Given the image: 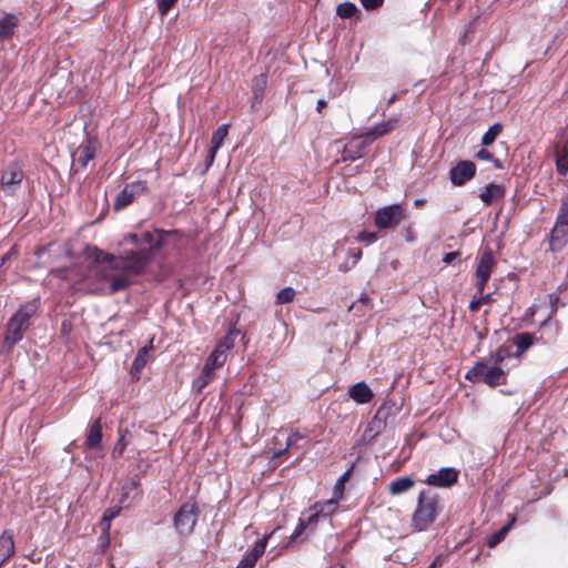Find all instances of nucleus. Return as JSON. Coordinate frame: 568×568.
<instances>
[{"instance_id":"obj_44","label":"nucleus","mask_w":568,"mask_h":568,"mask_svg":"<svg viewBox=\"0 0 568 568\" xmlns=\"http://www.w3.org/2000/svg\"><path fill=\"white\" fill-rule=\"evenodd\" d=\"M376 234L373 232L363 231L357 235V240L361 242L373 243L376 241Z\"/></svg>"},{"instance_id":"obj_35","label":"nucleus","mask_w":568,"mask_h":568,"mask_svg":"<svg viewBox=\"0 0 568 568\" xmlns=\"http://www.w3.org/2000/svg\"><path fill=\"white\" fill-rule=\"evenodd\" d=\"M234 347V333L226 334L215 346L214 349L221 351L227 356V353Z\"/></svg>"},{"instance_id":"obj_28","label":"nucleus","mask_w":568,"mask_h":568,"mask_svg":"<svg viewBox=\"0 0 568 568\" xmlns=\"http://www.w3.org/2000/svg\"><path fill=\"white\" fill-rule=\"evenodd\" d=\"M227 356L222 354L221 351L213 349L212 353L207 356L204 366L207 369H211L216 373V369L221 368L223 364L226 362Z\"/></svg>"},{"instance_id":"obj_55","label":"nucleus","mask_w":568,"mask_h":568,"mask_svg":"<svg viewBox=\"0 0 568 568\" xmlns=\"http://www.w3.org/2000/svg\"><path fill=\"white\" fill-rule=\"evenodd\" d=\"M397 100V94H393L388 101H387V106H389L390 104H393L395 101Z\"/></svg>"},{"instance_id":"obj_41","label":"nucleus","mask_w":568,"mask_h":568,"mask_svg":"<svg viewBox=\"0 0 568 568\" xmlns=\"http://www.w3.org/2000/svg\"><path fill=\"white\" fill-rule=\"evenodd\" d=\"M178 2V0H158V11L164 17L169 13L171 8Z\"/></svg>"},{"instance_id":"obj_34","label":"nucleus","mask_w":568,"mask_h":568,"mask_svg":"<svg viewBox=\"0 0 568 568\" xmlns=\"http://www.w3.org/2000/svg\"><path fill=\"white\" fill-rule=\"evenodd\" d=\"M358 11L357 7L353 2L339 3L336 8V14L342 19H349Z\"/></svg>"},{"instance_id":"obj_17","label":"nucleus","mask_w":568,"mask_h":568,"mask_svg":"<svg viewBox=\"0 0 568 568\" xmlns=\"http://www.w3.org/2000/svg\"><path fill=\"white\" fill-rule=\"evenodd\" d=\"M348 396L358 404H367L374 394L366 383L359 382L349 387Z\"/></svg>"},{"instance_id":"obj_30","label":"nucleus","mask_w":568,"mask_h":568,"mask_svg":"<svg viewBox=\"0 0 568 568\" xmlns=\"http://www.w3.org/2000/svg\"><path fill=\"white\" fill-rule=\"evenodd\" d=\"M267 85V77L265 74H260L255 77L252 81V91L255 100H262L264 95V91Z\"/></svg>"},{"instance_id":"obj_37","label":"nucleus","mask_w":568,"mask_h":568,"mask_svg":"<svg viewBox=\"0 0 568 568\" xmlns=\"http://www.w3.org/2000/svg\"><path fill=\"white\" fill-rule=\"evenodd\" d=\"M296 291L293 287H284L276 295V304H287L293 302Z\"/></svg>"},{"instance_id":"obj_38","label":"nucleus","mask_w":568,"mask_h":568,"mask_svg":"<svg viewBox=\"0 0 568 568\" xmlns=\"http://www.w3.org/2000/svg\"><path fill=\"white\" fill-rule=\"evenodd\" d=\"M510 356L509 349L505 346H500L495 354L490 356V361L494 366H499L507 357Z\"/></svg>"},{"instance_id":"obj_10","label":"nucleus","mask_w":568,"mask_h":568,"mask_svg":"<svg viewBox=\"0 0 568 568\" xmlns=\"http://www.w3.org/2000/svg\"><path fill=\"white\" fill-rule=\"evenodd\" d=\"M476 174V165L471 161H459L449 171V179L453 185L462 186L470 181Z\"/></svg>"},{"instance_id":"obj_39","label":"nucleus","mask_w":568,"mask_h":568,"mask_svg":"<svg viewBox=\"0 0 568 568\" xmlns=\"http://www.w3.org/2000/svg\"><path fill=\"white\" fill-rule=\"evenodd\" d=\"M386 417H387V413L384 412V408L381 407L376 412L373 420L369 423L371 429H376V432H378L379 428L385 424Z\"/></svg>"},{"instance_id":"obj_2","label":"nucleus","mask_w":568,"mask_h":568,"mask_svg":"<svg viewBox=\"0 0 568 568\" xmlns=\"http://www.w3.org/2000/svg\"><path fill=\"white\" fill-rule=\"evenodd\" d=\"M443 509L438 494L430 489L422 490L417 506L412 516V525L417 531L426 530L438 517Z\"/></svg>"},{"instance_id":"obj_43","label":"nucleus","mask_w":568,"mask_h":568,"mask_svg":"<svg viewBox=\"0 0 568 568\" xmlns=\"http://www.w3.org/2000/svg\"><path fill=\"white\" fill-rule=\"evenodd\" d=\"M361 4L367 11H373L381 8L384 3V0H359Z\"/></svg>"},{"instance_id":"obj_4","label":"nucleus","mask_w":568,"mask_h":568,"mask_svg":"<svg viewBox=\"0 0 568 568\" xmlns=\"http://www.w3.org/2000/svg\"><path fill=\"white\" fill-rule=\"evenodd\" d=\"M465 378L471 383H485L490 387L506 384V373L499 366H488L486 361H479L467 371Z\"/></svg>"},{"instance_id":"obj_9","label":"nucleus","mask_w":568,"mask_h":568,"mask_svg":"<svg viewBox=\"0 0 568 568\" xmlns=\"http://www.w3.org/2000/svg\"><path fill=\"white\" fill-rule=\"evenodd\" d=\"M197 519L195 504H183L174 516V526L180 534L192 532Z\"/></svg>"},{"instance_id":"obj_57","label":"nucleus","mask_w":568,"mask_h":568,"mask_svg":"<svg viewBox=\"0 0 568 568\" xmlns=\"http://www.w3.org/2000/svg\"><path fill=\"white\" fill-rule=\"evenodd\" d=\"M348 476V473H344L341 478L338 479V484H343V481H345L346 477Z\"/></svg>"},{"instance_id":"obj_13","label":"nucleus","mask_w":568,"mask_h":568,"mask_svg":"<svg viewBox=\"0 0 568 568\" xmlns=\"http://www.w3.org/2000/svg\"><path fill=\"white\" fill-rule=\"evenodd\" d=\"M458 479V471L452 467L440 468L437 473L430 474L425 479L429 486L447 488L453 486Z\"/></svg>"},{"instance_id":"obj_46","label":"nucleus","mask_w":568,"mask_h":568,"mask_svg":"<svg viewBox=\"0 0 568 568\" xmlns=\"http://www.w3.org/2000/svg\"><path fill=\"white\" fill-rule=\"evenodd\" d=\"M459 256V252H449L446 253L443 257V262L445 264H450L453 261H455Z\"/></svg>"},{"instance_id":"obj_19","label":"nucleus","mask_w":568,"mask_h":568,"mask_svg":"<svg viewBox=\"0 0 568 568\" xmlns=\"http://www.w3.org/2000/svg\"><path fill=\"white\" fill-rule=\"evenodd\" d=\"M102 440V424L101 419L94 420L88 430L85 439V448L90 450L99 449Z\"/></svg>"},{"instance_id":"obj_22","label":"nucleus","mask_w":568,"mask_h":568,"mask_svg":"<svg viewBox=\"0 0 568 568\" xmlns=\"http://www.w3.org/2000/svg\"><path fill=\"white\" fill-rule=\"evenodd\" d=\"M505 187L500 184L489 183L484 191L479 194V199L486 204L490 205L494 201L504 197Z\"/></svg>"},{"instance_id":"obj_11","label":"nucleus","mask_w":568,"mask_h":568,"mask_svg":"<svg viewBox=\"0 0 568 568\" xmlns=\"http://www.w3.org/2000/svg\"><path fill=\"white\" fill-rule=\"evenodd\" d=\"M23 180V172L17 165L9 166L2 172L0 185L7 195H14Z\"/></svg>"},{"instance_id":"obj_47","label":"nucleus","mask_w":568,"mask_h":568,"mask_svg":"<svg viewBox=\"0 0 568 568\" xmlns=\"http://www.w3.org/2000/svg\"><path fill=\"white\" fill-rule=\"evenodd\" d=\"M306 528V524L304 521H300L298 526L296 527L295 531L293 532V535L291 536V540H294L296 539L301 534L302 531Z\"/></svg>"},{"instance_id":"obj_23","label":"nucleus","mask_w":568,"mask_h":568,"mask_svg":"<svg viewBox=\"0 0 568 568\" xmlns=\"http://www.w3.org/2000/svg\"><path fill=\"white\" fill-rule=\"evenodd\" d=\"M13 555H14L13 535L10 530H4L0 535V558L2 561H7Z\"/></svg>"},{"instance_id":"obj_54","label":"nucleus","mask_w":568,"mask_h":568,"mask_svg":"<svg viewBox=\"0 0 568 568\" xmlns=\"http://www.w3.org/2000/svg\"><path fill=\"white\" fill-rule=\"evenodd\" d=\"M320 516V511H316L315 514H312L310 517H308V524H315L317 521V518Z\"/></svg>"},{"instance_id":"obj_49","label":"nucleus","mask_w":568,"mask_h":568,"mask_svg":"<svg viewBox=\"0 0 568 568\" xmlns=\"http://www.w3.org/2000/svg\"><path fill=\"white\" fill-rule=\"evenodd\" d=\"M371 302V297L367 294H362L357 301V303H361L363 306H369Z\"/></svg>"},{"instance_id":"obj_61","label":"nucleus","mask_w":568,"mask_h":568,"mask_svg":"<svg viewBox=\"0 0 568 568\" xmlns=\"http://www.w3.org/2000/svg\"><path fill=\"white\" fill-rule=\"evenodd\" d=\"M237 568H243V559L241 560L240 565L237 566Z\"/></svg>"},{"instance_id":"obj_5","label":"nucleus","mask_w":568,"mask_h":568,"mask_svg":"<svg viewBox=\"0 0 568 568\" xmlns=\"http://www.w3.org/2000/svg\"><path fill=\"white\" fill-rule=\"evenodd\" d=\"M149 190L145 181H134L125 184L113 202L114 211L119 212L131 205L138 197Z\"/></svg>"},{"instance_id":"obj_27","label":"nucleus","mask_w":568,"mask_h":568,"mask_svg":"<svg viewBox=\"0 0 568 568\" xmlns=\"http://www.w3.org/2000/svg\"><path fill=\"white\" fill-rule=\"evenodd\" d=\"M513 343L517 347L516 356H520L534 343V335L531 333L523 332L513 337Z\"/></svg>"},{"instance_id":"obj_26","label":"nucleus","mask_w":568,"mask_h":568,"mask_svg":"<svg viewBox=\"0 0 568 568\" xmlns=\"http://www.w3.org/2000/svg\"><path fill=\"white\" fill-rule=\"evenodd\" d=\"M216 377V373L203 366L201 374L193 381L192 389L196 393L202 390Z\"/></svg>"},{"instance_id":"obj_21","label":"nucleus","mask_w":568,"mask_h":568,"mask_svg":"<svg viewBox=\"0 0 568 568\" xmlns=\"http://www.w3.org/2000/svg\"><path fill=\"white\" fill-rule=\"evenodd\" d=\"M97 151V142L93 139H88L85 144H81L77 150L78 163L85 168L88 163L94 158Z\"/></svg>"},{"instance_id":"obj_58","label":"nucleus","mask_w":568,"mask_h":568,"mask_svg":"<svg viewBox=\"0 0 568 568\" xmlns=\"http://www.w3.org/2000/svg\"><path fill=\"white\" fill-rule=\"evenodd\" d=\"M288 448H290V447H287V446H286V448H284L283 450H278V452L275 454V456H276V457L282 456V455H283V454H284Z\"/></svg>"},{"instance_id":"obj_56","label":"nucleus","mask_w":568,"mask_h":568,"mask_svg":"<svg viewBox=\"0 0 568 568\" xmlns=\"http://www.w3.org/2000/svg\"><path fill=\"white\" fill-rule=\"evenodd\" d=\"M491 161L494 162L495 168L501 169V161L499 159L494 158Z\"/></svg>"},{"instance_id":"obj_3","label":"nucleus","mask_w":568,"mask_h":568,"mask_svg":"<svg viewBox=\"0 0 568 568\" xmlns=\"http://www.w3.org/2000/svg\"><path fill=\"white\" fill-rule=\"evenodd\" d=\"M39 305L40 300L33 298L22 305L9 320L4 336V345L9 349L22 339L24 332L29 327V321L37 313Z\"/></svg>"},{"instance_id":"obj_25","label":"nucleus","mask_w":568,"mask_h":568,"mask_svg":"<svg viewBox=\"0 0 568 568\" xmlns=\"http://www.w3.org/2000/svg\"><path fill=\"white\" fill-rule=\"evenodd\" d=\"M415 485V480L409 477V476H405V477H399V478H396L394 479L393 481H390L389 486H388V491L390 495H400L403 493H406L408 491L409 489H412Z\"/></svg>"},{"instance_id":"obj_59","label":"nucleus","mask_w":568,"mask_h":568,"mask_svg":"<svg viewBox=\"0 0 568 568\" xmlns=\"http://www.w3.org/2000/svg\"><path fill=\"white\" fill-rule=\"evenodd\" d=\"M406 240L407 241H413V237L410 236V233H407Z\"/></svg>"},{"instance_id":"obj_15","label":"nucleus","mask_w":568,"mask_h":568,"mask_svg":"<svg viewBox=\"0 0 568 568\" xmlns=\"http://www.w3.org/2000/svg\"><path fill=\"white\" fill-rule=\"evenodd\" d=\"M124 243H131L135 246V248L152 247V250H158L161 245L160 240H155L153 233L146 231L141 234L129 233L123 237Z\"/></svg>"},{"instance_id":"obj_52","label":"nucleus","mask_w":568,"mask_h":568,"mask_svg":"<svg viewBox=\"0 0 568 568\" xmlns=\"http://www.w3.org/2000/svg\"><path fill=\"white\" fill-rule=\"evenodd\" d=\"M351 254L354 258L353 263H357L359 261V258L362 257V250L361 248H357L355 251H351Z\"/></svg>"},{"instance_id":"obj_20","label":"nucleus","mask_w":568,"mask_h":568,"mask_svg":"<svg viewBox=\"0 0 568 568\" xmlns=\"http://www.w3.org/2000/svg\"><path fill=\"white\" fill-rule=\"evenodd\" d=\"M267 545V537L257 540L248 555L243 558V568H254L256 561L262 557Z\"/></svg>"},{"instance_id":"obj_1","label":"nucleus","mask_w":568,"mask_h":568,"mask_svg":"<svg viewBox=\"0 0 568 568\" xmlns=\"http://www.w3.org/2000/svg\"><path fill=\"white\" fill-rule=\"evenodd\" d=\"M87 252L89 258L92 260L89 266V276L94 277L97 282L92 292L100 295H113L132 285L130 276H139L146 272L153 261L155 250L142 246L124 250L121 254L115 255L93 246L88 247Z\"/></svg>"},{"instance_id":"obj_31","label":"nucleus","mask_w":568,"mask_h":568,"mask_svg":"<svg viewBox=\"0 0 568 568\" xmlns=\"http://www.w3.org/2000/svg\"><path fill=\"white\" fill-rule=\"evenodd\" d=\"M122 508L123 507L120 505L119 507H110L104 511L103 517L100 521V526L103 532L109 531L111 527V521L119 516Z\"/></svg>"},{"instance_id":"obj_32","label":"nucleus","mask_w":568,"mask_h":568,"mask_svg":"<svg viewBox=\"0 0 568 568\" xmlns=\"http://www.w3.org/2000/svg\"><path fill=\"white\" fill-rule=\"evenodd\" d=\"M229 132V125L222 124L220 125L212 135L211 145L214 148V150H219L227 135Z\"/></svg>"},{"instance_id":"obj_12","label":"nucleus","mask_w":568,"mask_h":568,"mask_svg":"<svg viewBox=\"0 0 568 568\" xmlns=\"http://www.w3.org/2000/svg\"><path fill=\"white\" fill-rule=\"evenodd\" d=\"M371 144V142L364 138V133L353 135L345 144L342 152L343 161H355L363 156V151Z\"/></svg>"},{"instance_id":"obj_53","label":"nucleus","mask_w":568,"mask_h":568,"mask_svg":"<svg viewBox=\"0 0 568 568\" xmlns=\"http://www.w3.org/2000/svg\"><path fill=\"white\" fill-rule=\"evenodd\" d=\"M442 566V560L439 557H436L434 561L429 565L428 568H439Z\"/></svg>"},{"instance_id":"obj_42","label":"nucleus","mask_w":568,"mask_h":568,"mask_svg":"<svg viewBox=\"0 0 568 568\" xmlns=\"http://www.w3.org/2000/svg\"><path fill=\"white\" fill-rule=\"evenodd\" d=\"M557 219L568 222V194L562 197Z\"/></svg>"},{"instance_id":"obj_14","label":"nucleus","mask_w":568,"mask_h":568,"mask_svg":"<svg viewBox=\"0 0 568 568\" xmlns=\"http://www.w3.org/2000/svg\"><path fill=\"white\" fill-rule=\"evenodd\" d=\"M568 242V222L556 217L555 226L550 233L549 246L552 252L561 251Z\"/></svg>"},{"instance_id":"obj_50","label":"nucleus","mask_w":568,"mask_h":568,"mask_svg":"<svg viewBox=\"0 0 568 568\" xmlns=\"http://www.w3.org/2000/svg\"><path fill=\"white\" fill-rule=\"evenodd\" d=\"M216 152H217V150H214V148L211 145L210 153L207 156V165H211L214 162Z\"/></svg>"},{"instance_id":"obj_36","label":"nucleus","mask_w":568,"mask_h":568,"mask_svg":"<svg viewBox=\"0 0 568 568\" xmlns=\"http://www.w3.org/2000/svg\"><path fill=\"white\" fill-rule=\"evenodd\" d=\"M509 528H510V524L508 525H505L504 527H501L499 530H497L496 532H494L487 540V546L489 548H494L496 547L507 535V532L509 531Z\"/></svg>"},{"instance_id":"obj_29","label":"nucleus","mask_w":568,"mask_h":568,"mask_svg":"<svg viewBox=\"0 0 568 568\" xmlns=\"http://www.w3.org/2000/svg\"><path fill=\"white\" fill-rule=\"evenodd\" d=\"M493 301L491 294H484V291L476 290V294L469 303V310L471 312H477L481 305L490 304Z\"/></svg>"},{"instance_id":"obj_16","label":"nucleus","mask_w":568,"mask_h":568,"mask_svg":"<svg viewBox=\"0 0 568 568\" xmlns=\"http://www.w3.org/2000/svg\"><path fill=\"white\" fill-rule=\"evenodd\" d=\"M398 122L399 120L397 118H390L385 122L369 128L364 132V138H366L372 143L376 139L392 132L398 125Z\"/></svg>"},{"instance_id":"obj_8","label":"nucleus","mask_w":568,"mask_h":568,"mask_svg":"<svg viewBox=\"0 0 568 568\" xmlns=\"http://www.w3.org/2000/svg\"><path fill=\"white\" fill-rule=\"evenodd\" d=\"M142 498V488L138 478H128L120 484L119 504L123 508L134 506Z\"/></svg>"},{"instance_id":"obj_45","label":"nucleus","mask_w":568,"mask_h":568,"mask_svg":"<svg viewBox=\"0 0 568 568\" xmlns=\"http://www.w3.org/2000/svg\"><path fill=\"white\" fill-rule=\"evenodd\" d=\"M475 158L477 160H483V161H490V160H494V155L493 153H490L488 150L486 149H480L476 154H475Z\"/></svg>"},{"instance_id":"obj_6","label":"nucleus","mask_w":568,"mask_h":568,"mask_svg":"<svg viewBox=\"0 0 568 568\" xmlns=\"http://www.w3.org/2000/svg\"><path fill=\"white\" fill-rule=\"evenodd\" d=\"M405 217V212L399 204L384 206L375 214V225L379 230L397 226Z\"/></svg>"},{"instance_id":"obj_24","label":"nucleus","mask_w":568,"mask_h":568,"mask_svg":"<svg viewBox=\"0 0 568 568\" xmlns=\"http://www.w3.org/2000/svg\"><path fill=\"white\" fill-rule=\"evenodd\" d=\"M151 346H143L139 349L133 364L131 368V375L132 378L138 379L142 369L145 367L148 361H149V353H150Z\"/></svg>"},{"instance_id":"obj_18","label":"nucleus","mask_w":568,"mask_h":568,"mask_svg":"<svg viewBox=\"0 0 568 568\" xmlns=\"http://www.w3.org/2000/svg\"><path fill=\"white\" fill-rule=\"evenodd\" d=\"M19 22V17L11 13H8L0 19V42L7 41L13 37Z\"/></svg>"},{"instance_id":"obj_40","label":"nucleus","mask_w":568,"mask_h":568,"mask_svg":"<svg viewBox=\"0 0 568 568\" xmlns=\"http://www.w3.org/2000/svg\"><path fill=\"white\" fill-rule=\"evenodd\" d=\"M125 436L124 434H120V438L118 439L116 444L114 445L111 456L112 458L116 459L121 457L125 450L126 447Z\"/></svg>"},{"instance_id":"obj_60","label":"nucleus","mask_w":568,"mask_h":568,"mask_svg":"<svg viewBox=\"0 0 568 568\" xmlns=\"http://www.w3.org/2000/svg\"><path fill=\"white\" fill-rule=\"evenodd\" d=\"M355 306H356V303L352 304V305L349 306V311H352Z\"/></svg>"},{"instance_id":"obj_33","label":"nucleus","mask_w":568,"mask_h":568,"mask_svg":"<svg viewBox=\"0 0 568 568\" xmlns=\"http://www.w3.org/2000/svg\"><path fill=\"white\" fill-rule=\"evenodd\" d=\"M503 130V126L501 124L499 123H495L493 124L487 132H485V134L481 136V144L485 145V146H489L491 145L496 138L500 134Z\"/></svg>"},{"instance_id":"obj_51","label":"nucleus","mask_w":568,"mask_h":568,"mask_svg":"<svg viewBox=\"0 0 568 568\" xmlns=\"http://www.w3.org/2000/svg\"><path fill=\"white\" fill-rule=\"evenodd\" d=\"M327 105V101L324 100V99H320L317 100V103H316V110L318 113H322L323 109Z\"/></svg>"},{"instance_id":"obj_7","label":"nucleus","mask_w":568,"mask_h":568,"mask_svg":"<svg viewBox=\"0 0 568 568\" xmlns=\"http://www.w3.org/2000/svg\"><path fill=\"white\" fill-rule=\"evenodd\" d=\"M496 264L494 252L490 248H486L478 257V263L475 272L476 276V290L484 291L485 286L490 278L493 268Z\"/></svg>"},{"instance_id":"obj_48","label":"nucleus","mask_w":568,"mask_h":568,"mask_svg":"<svg viewBox=\"0 0 568 568\" xmlns=\"http://www.w3.org/2000/svg\"><path fill=\"white\" fill-rule=\"evenodd\" d=\"M302 436L298 433L293 434L287 438V447H292L298 439H301Z\"/></svg>"}]
</instances>
